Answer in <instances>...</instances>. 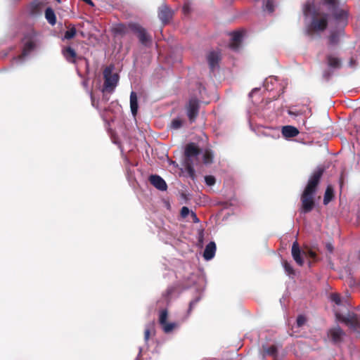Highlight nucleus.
Listing matches in <instances>:
<instances>
[{
	"label": "nucleus",
	"instance_id": "44",
	"mask_svg": "<svg viewBox=\"0 0 360 360\" xmlns=\"http://www.w3.org/2000/svg\"><path fill=\"white\" fill-rule=\"evenodd\" d=\"M183 11L185 14L189 13V6L188 4H184L183 6Z\"/></svg>",
	"mask_w": 360,
	"mask_h": 360
},
{
	"label": "nucleus",
	"instance_id": "20",
	"mask_svg": "<svg viewBox=\"0 0 360 360\" xmlns=\"http://www.w3.org/2000/svg\"><path fill=\"white\" fill-rule=\"evenodd\" d=\"M138 98L136 93L131 91L130 94V108L131 113L134 116H136L138 111Z\"/></svg>",
	"mask_w": 360,
	"mask_h": 360
},
{
	"label": "nucleus",
	"instance_id": "4",
	"mask_svg": "<svg viewBox=\"0 0 360 360\" xmlns=\"http://www.w3.org/2000/svg\"><path fill=\"white\" fill-rule=\"evenodd\" d=\"M302 255L312 259L314 261L316 259V254L311 249L303 250L301 252L299 244L297 241L294 242L292 246V256L293 259L299 266L304 264V259L302 257Z\"/></svg>",
	"mask_w": 360,
	"mask_h": 360
},
{
	"label": "nucleus",
	"instance_id": "23",
	"mask_svg": "<svg viewBox=\"0 0 360 360\" xmlns=\"http://www.w3.org/2000/svg\"><path fill=\"white\" fill-rule=\"evenodd\" d=\"M36 46L35 42L32 39H28L24 44L23 50H22V56H26L28 55L32 50L34 49Z\"/></svg>",
	"mask_w": 360,
	"mask_h": 360
},
{
	"label": "nucleus",
	"instance_id": "28",
	"mask_svg": "<svg viewBox=\"0 0 360 360\" xmlns=\"http://www.w3.org/2000/svg\"><path fill=\"white\" fill-rule=\"evenodd\" d=\"M183 124V120L180 118L174 119L172 122L170 127L173 129H179L181 127Z\"/></svg>",
	"mask_w": 360,
	"mask_h": 360
},
{
	"label": "nucleus",
	"instance_id": "34",
	"mask_svg": "<svg viewBox=\"0 0 360 360\" xmlns=\"http://www.w3.org/2000/svg\"><path fill=\"white\" fill-rule=\"evenodd\" d=\"M205 181L206 184L208 186H213L216 182V179H215L214 176H211V175L206 176L205 177Z\"/></svg>",
	"mask_w": 360,
	"mask_h": 360
},
{
	"label": "nucleus",
	"instance_id": "8",
	"mask_svg": "<svg viewBox=\"0 0 360 360\" xmlns=\"http://www.w3.org/2000/svg\"><path fill=\"white\" fill-rule=\"evenodd\" d=\"M199 108V101L195 98H191L186 105L187 116L191 122H195L198 115Z\"/></svg>",
	"mask_w": 360,
	"mask_h": 360
},
{
	"label": "nucleus",
	"instance_id": "16",
	"mask_svg": "<svg viewBox=\"0 0 360 360\" xmlns=\"http://www.w3.org/2000/svg\"><path fill=\"white\" fill-rule=\"evenodd\" d=\"M62 53L66 60L70 63H75L77 58L76 51L70 46H67L62 50Z\"/></svg>",
	"mask_w": 360,
	"mask_h": 360
},
{
	"label": "nucleus",
	"instance_id": "19",
	"mask_svg": "<svg viewBox=\"0 0 360 360\" xmlns=\"http://www.w3.org/2000/svg\"><path fill=\"white\" fill-rule=\"evenodd\" d=\"M129 29H130L129 25H127L123 23H118L114 25L112 31L115 35L124 36L128 32Z\"/></svg>",
	"mask_w": 360,
	"mask_h": 360
},
{
	"label": "nucleus",
	"instance_id": "29",
	"mask_svg": "<svg viewBox=\"0 0 360 360\" xmlns=\"http://www.w3.org/2000/svg\"><path fill=\"white\" fill-rule=\"evenodd\" d=\"M77 30L75 27L70 28L65 32L64 38L66 39H71L76 35Z\"/></svg>",
	"mask_w": 360,
	"mask_h": 360
},
{
	"label": "nucleus",
	"instance_id": "3",
	"mask_svg": "<svg viewBox=\"0 0 360 360\" xmlns=\"http://www.w3.org/2000/svg\"><path fill=\"white\" fill-rule=\"evenodd\" d=\"M104 84L103 91L112 93L116 87L119 76L117 73L112 74V67H106L103 70Z\"/></svg>",
	"mask_w": 360,
	"mask_h": 360
},
{
	"label": "nucleus",
	"instance_id": "10",
	"mask_svg": "<svg viewBox=\"0 0 360 360\" xmlns=\"http://www.w3.org/2000/svg\"><path fill=\"white\" fill-rule=\"evenodd\" d=\"M168 311L167 309H162L160 312L159 323L162 326L165 333H168L173 330L176 324L174 323H167Z\"/></svg>",
	"mask_w": 360,
	"mask_h": 360
},
{
	"label": "nucleus",
	"instance_id": "15",
	"mask_svg": "<svg viewBox=\"0 0 360 360\" xmlns=\"http://www.w3.org/2000/svg\"><path fill=\"white\" fill-rule=\"evenodd\" d=\"M231 36V41L229 44V47L234 51H237L240 48L242 41L243 33L240 31H236L233 32Z\"/></svg>",
	"mask_w": 360,
	"mask_h": 360
},
{
	"label": "nucleus",
	"instance_id": "13",
	"mask_svg": "<svg viewBox=\"0 0 360 360\" xmlns=\"http://www.w3.org/2000/svg\"><path fill=\"white\" fill-rule=\"evenodd\" d=\"M150 183L157 189L164 191L167 188L165 181L160 176L156 174L150 175L149 177Z\"/></svg>",
	"mask_w": 360,
	"mask_h": 360
},
{
	"label": "nucleus",
	"instance_id": "1",
	"mask_svg": "<svg viewBox=\"0 0 360 360\" xmlns=\"http://www.w3.org/2000/svg\"><path fill=\"white\" fill-rule=\"evenodd\" d=\"M323 172L324 168L317 167L309 177L307 184L300 197V213H309L311 212L315 207L314 196Z\"/></svg>",
	"mask_w": 360,
	"mask_h": 360
},
{
	"label": "nucleus",
	"instance_id": "43",
	"mask_svg": "<svg viewBox=\"0 0 360 360\" xmlns=\"http://www.w3.org/2000/svg\"><path fill=\"white\" fill-rule=\"evenodd\" d=\"M326 250L329 252H330V253L333 252V245L331 243H327L326 245Z\"/></svg>",
	"mask_w": 360,
	"mask_h": 360
},
{
	"label": "nucleus",
	"instance_id": "27",
	"mask_svg": "<svg viewBox=\"0 0 360 360\" xmlns=\"http://www.w3.org/2000/svg\"><path fill=\"white\" fill-rule=\"evenodd\" d=\"M333 15L336 20H345L347 18V13L344 10H337Z\"/></svg>",
	"mask_w": 360,
	"mask_h": 360
},
{
	"label": "nucleus",
	"instance_id": "14",
	"mask_svg": "<svg viewBox=\"0 0 360 360\" xmlns=\"http://www.w3.org/2000/svg\"><path fill=\"white\" fill-rule=\"evenodd\" d=\"M326 63L328 68L333 70L340 69L342 67V60L333 54L326 56Z\"/></svg>",
	"mask_w": 360,
	"mask_h": 360
},
{
	"label": "nucleus",
	"instance_id": "45",
	"mask_svg": "<svg viewBox=\"0 0 360 360\" xmlns=\"http://www.w3.org/2000/svg\"><path fill=\"white\" fill-rule=\"evenodd\" d=\"M90 96H91V104H92V105H93V106H94V107H96V108H97V106H96V104H95V100H94V94H93V93H92V92H91V93H90Z\"/></svg>",
	"mask_w": 360,
	"mask_h": 360
},
{
	"label": "nucleus",
	"instance_id": "7",
	"mask_svg": "<svg viewBox=\"0 0 360 360\" xmlns=\"http://www.w3.org/2000/svg\"><path fill=\"white\" fill-rule=\"evenodd\" d=\"M174 14V10H172L166 4H162L158 10V16L162 24L165 25L168 24L172 19Z\"/></svg>",
	"mask_w": 360,
	"mask_h": 360
},
{
	"label": "nucleus",
	"instance_id": "47",
	"mask_svg": "<svg viewBox=\"0 0 360 360\" xmlns=\"http://www.w3.org/2000/svg\"><path fill=\"white\" fill-rule=\"evenodd\" d=\"M58 2H60V0H56Z\"/></svg>",
	"mask_w": 360,
	"mask_h": 360
},
{
	"label": "nucleus",
	"instance_id": "30",
	"mask_svg": "<svg viewBox=\"0 0 360 360\" xmlns=\"http://www.w3.org/2000/svg\"><path fill=\"white\" fill-rule=\"evenodd\" d=\"M283 268L285 271V272L288 275H294L295 274V270L292 268V266L290 265V263H288L287 261H284L283 263Z\"/></svg>",
	"mask_w": 360,
	"mask_h": 360
},
{
	"label": "nucleus",
	"instance_id": "26",
	"mask_svg": "<svg viewBox=\"0 0 360 360\" xmlns=\"http://www.w3.org/2000/svg\"><path fill=\"white\" fill-rule=\"evenodd\" d=\"M264 355L271 356L274 358L277 356L278 349L276 345H271L269 347L264 348Z\"/></svg>",
	"mask_w": 360,
	"mask_h": 360
},
{
	"label": "nucleus",
	"instance_id": "38",
	"mask_svg": "<svg viewBox=\"0 0 360 360\" xmlns=\"http://www.w3.org/2000/svg\"><path fill=\"white\" fill-rule=\"evenodd\" d=\"M39 9V4L34 3L32 6V13L34 14L38 12Z\"/></svg>",
	"mask_w": 360,
	"mask_h": 360
},
{
	"label": "nucleus",
	"instance_id": "18",
	"mask_svg": "<svg viewBox=\"0 0 360 360\" xmlns=\"http://www.w3.org/2000/svg\"><path fill=\"white\" fill-rule=\"evenodd\" d=\"M282 134L285 138L295 137L299 134V130L293 126L287 125L282 128Z\"/></svg>",
	"mask_w": 360,
	"mask_h": 360
},
{
	"label": "nucleus",
	"instance_id": "32",
	"mask_svg": "<svg viewBox=\"0 0 360 360\" xmlns=\"http://www.w3.org/2000/svg\"><path fill=\"white\" fill-rule=\"evenodd\" d=\"M200 300V297H198L195 298L194 300H193L192 301L190 302L189 307H188V314H190L191 313L193 309L199 302Z\"/></svg>",
	"mask_w": 360,
	"mask_h": 360
},
{
	"label": "nucleus",
	"instance_id": "36",
	"mask_svg": "<svg viewBox=\"0 0 360 360\" xmlns=\"http://www.w3.org/2000/svg\"><path fill=\"white\" fill-rule=\"evenodd\" d=\"M190 213V210L187 207H183L181 210V216L186 218Z\"/></svg>",
	"mask_w": 360,
	"mask_h": 360
},
{
	"label": "nucleus",
	"instance_id": "46",
	"mask_svg": "<svg viewBox=\"0 0 360 360\" xmlns=\"http://www.w3.org/2000/svg\"><path fill=\"white\" fill-rule=\"evenodd\" d=\"M342 182H343V180H342V178L340 179V186H342Z\"/></svg>",
	"mask_w": 360,
	"mask_h": 360
},
{
	"label": "nucleus",
	"instance_id": "5",
	"mask_svg": "<svg viewBox=\"0 0 360 360\" xmlns=\"http://www.w3.org/2000/svg\"><path fill=\"white\" fill-rule=\"evenodd\" d=\"M336 319L345 323L353 330L360 328V317L354 313H349L347 316L342 315L340 313L335 314Z\"/></svg>",
	"mask_w": 360,
	"mask_h": 360
},
{
	"label": "nucleus",
	"instance_id": "39",
	"mask_svg": "<svg viewBox=\"0 0 360 360\" xmlns=\"http://www.w3.org/2000/svg\"><path fill=\"white\" fill-rule=\"evenodd\" d=\"M192 220L194 223H198L200 221L199 219L198 218L196 214L193 212H191V213Z\"/></svg>",
	"mask_w": 360,
	"mask_h": 360
},
{
	"label": "nucleus",
	"instance_id": "31",
	"mask_svg": "<svg viewBox=\"0 0 360 360\" xmlns=\"http://www.w3.org/2000/svg\"><path fill=\"white\" fill-rule=\"evenodd\" d=\"M264 8L269 13H273L274 11V5L273 0H267L265 4Z\"/></svg>",
	"mask_w": 360,
	"mask_h": 360
},
{
	"label": "nucleus",
	"instance_id": "41",
	"mask_svg": "<svg viewBox=\"0 0 360 360\" xmlns=\"http://www.w3.org/2000/svg\"><path fill=\"white\" fill-rule=\"evenodd\" d=\"M150 334V330L146 329L144 331V338H145L146 341H147L149 339Z\"/></svg>",
	"mask_w": 360,
	"mask_h": 360
},
{
	"label": "nucleus",
	"instance_id": "9",
	"mask_svg": "<svg viewBox=\"0 0 360 360\" xmlns=\"http://www.w3.org/2000/svg\"><path fill=\"white\" fill-rule=\"evenodd\" d=\"M327 26L328 20L326 18H314L307 29V34L311 36L314 32L323 31Z\"/></svg>",
	"mask_w": 360,
	"mask_h": 360
},
{
	"label": "nucleus",
	"instance_id": "33",
	"mask_svg": "<svg viewBox=\"0 0 360 360\" xmlns=\"http://www.w3.org/2000/svg\"><path fill=\"white\" fill-rule=\"evenodd\" d=\"M330 300L338 305L341 304V297L338 293H332L330 295Z\"/></svg>",
	"mask_w": 360,
	"mask_h": 360
},
{
	"label": "nucleus",
	"instance_id": "17",
	"mask_svg": "<svg viewBox=\"0 0 360 360\" xmlns=\"http://www.w3.org/2000/svg\"><path fill=\"white\" fill-rule=\"evenodd\" d=\"M216 245L214 242H210L205 247L204 250L203 257L206 260L212 259L215 255Z\"/></svg>",
	"mask_w": 360,
	"mask_h": 360
},
{
	"label": "nucleus",
	"instance_id": "42",
	"mask_svg": "<svg viewBox=\"0 0 360 360\" xmlns=\"http://www.w3.org/2000/svg\"><path fill=\"white\" fill-rule=\"evenodd\" d=\"M331 75V73L329 70H325L323 72V76L325 79H328Z\"/></svg>",
	"mask_w": 360,
	"mask_h": 360
},
{
	"label": "nucleus",
	"instance_id": "35",
	"mask_svg": "<svg viewBox=\"0 0 360 360\" xmlns=\"http://www.w3.org/2000/svg\"><path fill=\"white\" fill-rule=\"evenodd\" d=\"M306 322V319L304 316L300 315L297 318V326L301 327Z\"/></svg>",
	"mask_w": 360,
	"mask_h": 360
},
{
	"label": "nucleus",
	"instance_id": "2",
	"mask_svg": "<svg viewBox=\"0 0 360 360\" xmlns=\"http://www.w3.org/2000/svg\"><path fill=\"white\" fill-rule=\"evenodd\" d=\"M201 153V149L195 143H189L186 145L184 150V167L189 177L195 179V171L193 168V158Z\"/></svg>",
	"mask_w": 360,
	"mask_h": 360
},
{
	"label": "nucleus",
	"instance_id": "21",
	"mask_svg": "<svg viewBox=\"0 0 360 360\" xmlns=\"http://www.w3.org/2000/svg\"><path fill=\"white\" fill-rule=\"evenodd\" d=\"M341 32L334 30L332 31L328 37V44L330 46H336L340 41V36Z\"/></svg>",
	"mask_w": 360,
	"mask_h": 360
},
{
	"label": "nucleus",
	"instance_id": "24",
	"mask_svg": "<svg viewBox=\"0 0 360 360\" xmlns=\"http://www.w3.org/2000/svg\"><path fill=\"white\" fill-rule=\"evenodd\" d=\"M333 197H334L333 188L331 186H328L326 189L325 194H324L323 204L324 205L328 204L332 200Z\"/></svg>",
	"mask_w": 360,
	"mask_h": 360
},
{
	"label": "nucleus",
	"instance_id": "22",
	"mask_svg": "<svg viewBox=\"0 0 360 360\" xmlns=\"http://www.w3.org/2000/svg\"><path fill=\"white\" fill-rule=\"evenodd\" d=\"M45 18L48 22L51 25H55L56 23V16L53 10L49 7L45 11Z\"/></svg>",
	"mask_w": 360,
	"mask_h": 360
},
{
	"label": "nucleus",
	"instance_id": "40",
	"mask_svg": "<svg viewBox=\"0 0 360 360\" xmlns=\"http://www.w3.org/2000/svg\"><path fill=\"white\" fill-rule=\"evenodd\" d=\"M175 290H176V288L173 286L169 287L166 291L167 295V296L171 295L175 291Z\"/></svg>",
	"mask_w": 360,
	"mask_h": 360
},
{
	"label": "nucleus",
	"instance_id": "11",
	"mask_svg": "<svg viewBox=\"0 0 360 360\" xmlns=\"http://www.w3.org/2000/svg\"><path fill=\"white\" fill-rule=\"evenodd\" d=\"M345 335V332L339 326L332 328L328 331V337L335 344L341 342Z\"/></svg>",
	"mask_w": 360,
	"mask_h": 360
},
{
	"label": "nucleus",
	"instance_id": "37",
	"mask_svg": "<svg viewBox=\"0 0 360 360\" xmlns=\"http://www.w3.org/2000/svg\"><path fill=\"white\" fill-rule=\"evenodd\" d=\"M323 1L325 4H327L331 6L332 8H335L337 7V0H323Z\"/></svg>",
	"mask_w": 360,
	"mask_h": 360
},
{
	"label": "nucleus",
	"instance_id": "6",
	"mask_svg": "<svg viewBox=\"0 0 360 360\" xmlns=\"http://www.w3.org/2000/svg\"><path fill=\"white\" fill-rule=\"evenodd\" d=\"M130 30L137 34L139 41L143 46H147L151 42V37L146 30L136 23H129Z\"/></svg>",
	"mask_w": 360,
	"mask_h": 360
},
{
	"label": "nucleus",
	"instance_id": "25",
	"mask_svg": "<svg viewBox=\"0 0 360 360\" xmlns=\"http://www.w3.org/2000/svg\"><path fill=\"white\" fill-rule=\"evenodd\" d=\"M214 155L211 150L206 149L202 156V162L205 165H210L213 162Z\"/></svg>",
	"mask_w": 360,
	"mask_h": 360
},
{
	"label": "nucleus",
	"instance_id": "12",
	"mask_svg": "<svg viewBox=\"0 0 360 360\" xmlns=\"http://www.w3.org/2000/svg\"><path fill=\"white\" fill-rule=\"evenodd\" d=\"M207 60L211 71H214L219 65L221 60L220 53L218 51H210L207 56Z\"/></svg>",
	"mask_w": 360,
	"mask_h": 360
}]
</instances>
